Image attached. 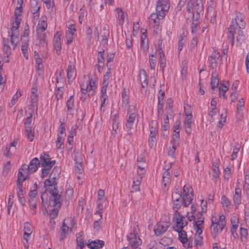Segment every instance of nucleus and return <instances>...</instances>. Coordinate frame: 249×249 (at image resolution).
I'll list each match as a JSON object with an SVG mask.
<instances>
[{
    "label": "nucleus",
    "mask_w": 249,
    "mask_h": 249,
    "mask_svg": "<svg viewBox=\"0 0 249 249\" xmlns=\"http://www.w3.org/2000/svg\"><path fill=\"white\" fill-rule=\"evenodd\" d=\"M60 169L54 167L49 178L44 181V187L46 190L49 191L51 195V200L53 202V206L60 207L61 206V195L57 191V180L59 178Z\"/></svg>",
    "instance_id": "1"
},
{
    "label": "nucleus",
    "mask_w": 249,
    "mask_h": 249,
    "mask_svg": "<svg viewBox=\"0 0 249 249\" xmlns=\"http://www.w3.org/2000/svg\"><path fill=\"white\" fill-rule=\"evenodd\" d=\"M244 18L245 17L242 14L240 13H237L235 18V22H234L232 20L231 24L227 29V37L232 46L234 42V34L236 32L238 29H243L245 26L246 23L244 20Z\"/></svg>",
    "instance_id": "2"
},
{
    "label": "nucleus",
    "mask_w": 249,
    "mask_h": 249,
    "mask_svg": "<svg viewBox=\"0 0 249 249\" xmlns=\"http://www.w3.org/2000/svg\"><path fill=\"white\" fill-rule=\"evenodd\" d=\"M40 162L38 158H35L32 159L29 164H22L18 173L19 180H25L31 174L35 172L39 166Z\"/></svg>",
    "instance_id": "3"
},
{
    "label": "nucleus",
    "mask_w": 249,
    "mask_h": 249,
    "mask_svg": "<svg viewBox=\"0 0 249 249\" xmlns=\"http://www.w3.org/2000/svg\"><path fill=\"white\" fill-rule=\"evenodd\" d=\"M226 224V217L224 215H221L218 218L216 216H212L210 231L213 238H215L218 236V234L224 229Z\"/></svg>",
    "instance_id": "4"
},
{
    "label": "nucleus",
    "mask_w": 249,
    "mask_h": 249,
    "mask_svg": "<svg viewBox=\"0 0 249 249\" xmlns=\"http://www.w3.org/2000/svg\"><path fill=\"white\" fill-rule=\"evenodd\" d=\"M138 227V225H137L136 227L134 228L133 232L129 233L127 236L129 244L133 249H141L139 246L142 243L141 239L138 236V230L137 229Z\"/></svg>",
    "instance_id": "5"
},
{
    "label": "nucleus",
    "mask_w": 249,
    "mask_h": 249,
    "mask_svg": "<svg viewBox=\"0 0 249 249\" xmlns=\"http://www.w3.org/2000/svg\"><path fill=\"white\" fill-rule=\"evenodd\" d=\"M150 137L149 139V145L152 147L156 141V136L158 131V124L157 121H152L149 124Z\"/></svg>",
    "instance_id": "6"
},
{
    "label": "nucleus",
    "mask_w": 249,
    "mask_h": 249,
    "mask_svg": "<svg viewBox=\"0 0 249 249\" xmlns=\"http://www.w3.org/2000/svg\"><path fill=\"white\" fill-rule=\"evenodd\" d=\"M170 7L169 0H158L157 4L156 11L160 16L165 17Z\"/></svg>",
    "instance_id": "7"
},
{
    "label": "nucleus",
    "mask_w": 249,
    "mask_h": 249,
    "mask_svg": "<svg viewBox=\"0 0 249 249\" xmlns=\"http://www.w3.org/2000/svg\"><path fill=\"white\" fill-rule=\"evenodd\" d=\"M183 194L184 196L182 198L183 206L185 207L188 206L193 199V191L189 185H184L183 187Z\"/></svg>",
    "instance_id": "8"
},
{
    "label": "nucleus",
    "mask_w": 249,
    "mask_h": 249,
    "mask_svg": "<svg viewBox=\"0 0 249 249\" xmlns=\"http://www.w3.org/2000/svg\"><path fill=\"white\" fill-rule=\"evenodd\" d=\"M164 17L160 16L157 12L152 13L148 18L150 26L155 30H159L160 20H162Z\"/></svg>",
    "instance_id": "9"
},
{
    "label": "nucleus",
    "mask_w": 249,
    "mask_h": 249,
    "mask_svg": "<svg viewBox=\"0 0 249 249\" xmlns=\"http://www.w3.org/2000/svg\"><path fill=\"white\" fill-rule=\"evenodd\" d=\"M169 227V224L165 221H160L157 223L154 227V231L157 236H160L164 233Z\"/></svg>",
    "instance_id": "10"
},
{
    "label": "nucleus",
    "mask_w": 249,
    "mask_h": 249,
    "mask_svg": "<svg viewBox=\"0 0 249 249\" xmlns=\"http://www.w3.org/2000/svg\"><path fill=\"white\" fill-rule=\"evenodd\" d=\"M40 162L43 167L52 168L55 164V160H51L48 154L44 153L40 155Z\"/></svg>",
    "instance_id": "11"
},
{
    "label": "nucleus",
    "mask_w": 249,
    "mask_h": 249,
    "mask_svg": "<svg viewBox=\"0 0 249 249\" xmlns=\"http://www.w3.org/2000/svg\"><path fill=\"white\" fill-rule=\"evenodd\" d=\"M184 218L183 216L180 214L178 212L174 213L173 219L176 221V230H181L183 229L184 226L187 225V222H183V219Z\"/></svg>",
    "instance_id": "12"
},
{
    "label": "nucleus",
    "mask_w": 249,
    "mask_h": 249,
    "mask_svg": "<svg viewBox=\"0 0 249 249\" xmlns=\"http://www.w3.org/2000/svg\"><path fill=\"white\" fill-rule=\"evenodd\" d=\"M37 90L36 88H32L31 90V94L30 96L31 106L33 107V111L37 110V105L38 96L37 94Z\"/></svg>",
    "instance_id": "13"
},
{
    "label": "nucleus",
    "mask_w": 249,
    "mask_h": 249,
    "mask_svg": "<svg viewBox=\"0 0 249 249\" xmlns=\"http://www.w3.org/2000/svg\"><path fill=\"white\" fill-rule=\"evenodd\" d=\"M149 46L148 39L145 33H143L141 37L140 49L145 55H147Z\"/></svg>",
    "instance_id": "14"
},
{
    "label": "nucleus",
    "mask_w": 249,
    "mask_h": 249,
    "mask_svg": "<svg viewBox=\"0 0 249 249\" xmlns=\"http://www.w3.org/2000/svg\"><path fill=\"white\" fill-rule=\"evenodd\" d=\"M176 231L178 232V239L182 243L184 247L187 248L191 247L192 244L187 238L186 232L182 229Z\"/></svg>",
    "instance_id": "15"
},
{
    "label": "nucleus",
    "mask_w": 249,
    "mask_h": 249,
    "mask_svg": "<svg viewBox=\"0 0 249 249\" xmlns=\"http://www.w3.org/2000/svg\"><path fill=\"white\" fill-rule=\"evenodd\" d=\"M21 50L24 57L27 59L28 58V48L29 46V37L28 34L27 36L23 35L21 36Z\"/></svg>",
    "instance_id": "16"
},
{
    "label": "nucleus",
    "mask_w": 249,
    "mask_h": 249,
    "mask_svg": "<svg viewBox=\"0 0 249 249\" xmlns=\"http://www.w3.org/2000/svg\"><path fill=\"white\" fill-rule=\"evenodd\" d=\"M220 54L216 50L213 52L210 56L209 65L210 68L213 70H215L216 67L217 61L220 57Z\"/></svg>",
    "instance_id": "17"
},
{
    "label": "nucleus",
    "mask_w": 249,
    "mask_h": 249,
    "mask_svg": "<svg viewBox=\"0 0 249 249\" xmlns=\"http://www.w3.org/2000/svg\"><path fill=\"white\" fill-rule=\"evenodd\" d=\"M47 28V23L46 17H42L39 20L36 28V34H46L45 31Z\"/></svg>",
    "instance_id": "18"
},
{
    "label": "nucleus",
    "mask_w": 249,
    "mask_h": 249,
    "mask_svg": "<svg viewBox=\"0 0 249 249\" xmlns=\"http://www.w3.org/2000/svg\"><path fill=\"white\" fill-rule=\"evenodd\" d=\"M61 34H60L59 33L57 32L54 35L53 38V46L57 55H59L61 53Z\"/></svg>",
    "instance_id": "19"
},
{
    "label": "nucleus",
    "mask_w": 249,
    "mask_h": 249,
    "mask_svg": "<svg viewBox=\"0 0 249 249\" xmlns=\"http://www.w3.org/2000/svg\"><path fill=\"white\" fill-rule=\"evenodd\" d=\"M96 88L95 81L92 78L89 80L88 83L85 86V90L88 91V95L89 96H92L94 94Z\"/></svg>",
    "instance_id": "20"
},
{
    "label": "nucleus",
    "mask_w": 249,
    "mask_h": 249,
    "mask_svg": "<svg viewBox=\"0 0 249 249\" xmlns=\"http://www.w3.org/2000/svg\"><path fill=\"white\" fill-rule=\"evenodd\" d=\"M241 189L239 187H236L235 193L233 196V201L236 207L241 203Z\"/></svg>",
    "instance_id": "21"
},
{
    "label": "nucleus",
    "mask_w": 249,
    "mask_h": 249,
    "mask_svg": "<svg viewBox=\"0 0 249 249\" xmlns=\"http://www.w3.org/2000/svg\"><path fill=\"white\" fill-rule=\"evenodd\" d=\"M136 114L135 113H131L129 115V117L126 124V127L129 135H132L131 130L135 120Z\"/></svg>",
    "instance_id": "22"
},
{
    "label": "nucleus",
    "mask_w": 249,
    "mask_h": 249,
    "mask_svg": "<svg viewBox=\"0 0 249 249\" xmlns=\"http://www.w3.org/2000/svg\"><path fill=\"white\" fill-rule=\"evenodd\" d=\"M140 81L142 85L141 93L145 95L146 94V89H145L147 88L148 83L146 79V74L144 71L142 75L140 74Z\"/></svg>",
    "instance_id": "23"
},
{
    "label": "nucleus",
    "mask_w": 249,
    "mask_h": 249,
    "mask_svg": "<svg viewBox=\"0 0 249 249\" xmlns=\"http://www.w3.org/2000/svg\"><path fill=\"white\" fill-rule=\"evenodd\" d=\"M76 76V71L74 64L70 62L68 67L67 70V78L69 82L70 80L74 79Z\"/></svg>",
    "instance_id": "24"
},
{
    "label": "nucleus",
    "mask_w": 249,
    "mask_h": 249,
    "mask_svg": "<svg viewBox=\"0 0 249 249\" xmlns=\"http://www.w3.org/2000/svg\"><path fill=\"white\" fill-rule=\"evenodd\" d=\"M180 142V135L177 132L176 134H173L172 139L170 142L172 144L171 148H173L174 150L176 151L177 148L179 145Z\"/></svg>",
    "instance_id": "25"
},
{
    "label": "nucleus",
    "mask_w": 249,
    "mask_h": 249,
    "mask_svg": "<svg viewBox=\"0 0 249 249\" xmlns=\"http://www.w3.org/2000/svg\"><path fill=\"white\" fill-rule=\"evenodd\" d=\"M116 13V17L118 19V23L122 25L124 22V15L121 8H117L114 10Z\"/></svg>",
    "instance_id": "26"
},
{
    "label": "nucleus",
    "mask_w": 249,
    "mask_h": 249,
    "mask_svg": "<svg viewBox=\"0 0 249 249\" xmlns=\"http://www.w3.org/2000/svg\"><path fill=\"white\" fill-rule=\"evenodd\" d=\"M187 107H190L188 105H187L186 106L184 107V111L186 116L184 124L185 126H191L193 123V115L191 112L187 111Z\"/></svg>",
    "instance_id": "27"
},
{
    "label": "nucleus",
    "mask_w": 249,
    "mask_h": 249,
    "mask_svg": "<svg viewBox=\"0 0 249 249\" xmlns=\"http://www.w3.org/2000/svg\"><path fill=\"white\" fill-rule=\"evenodd\" d=\"M37 38L40 46L43 47L47 46L48 42L46 34H37Z\"/></svg>",
    "instance_id": "28"
},
{
    "label": "nucleus",
    "mask_w": 249,
    "mask_h": 249,
    "mask_svg": "<svg viewBox=\"0 0 249 249\" xmlns=\"http://www.w3.org/2000/svg\"><path fill=\"white\" fill-rule=\"evenodd\" d=\"M32 232V225L28 222L25 223L24 225V239L28 241V237L31 234Z\"/></svg>",
    "instance_id": "29"
},
{
    "label": "nucleus",
    "mask_w": 249,
    "mask_h": 249,
    "mask_svg": "<svg viewBox=\"0 0 249 249\" xmlns=\"http://www.w3.org/2000/svg\"><path fill=\"white\" fill-rule=\"evenodd\" d=\"M217 73L215 70H214L212 73L211 78V89H214L215 88H217L219 84V80L217 78Z\"/></svg>",
    "instance_id": "30"
},
{
    "label": "nucleus",
    "mask_w": 249,
    "mask_h": 249,
    "mask_svg": "<svg viewBox=\"0 0 249 249\" xmlns=\"http://www.w3.org/2000/svg\"><path fill=\"white\" fill-rule=\"evenodd\" d=\"M104 242L102 240L93 241L88 244V247L91 249H98L103 247Z\"/></svg>",
    "instance_id": "31"
},
{
    "label": "nucleus",
    "mask_w": 249,
    "mask_h": 249,
    "mask_svg": "<svg viewBox=\"0 0 249 249\" xmlns=\"http://www.w3.org/2000/svg\"><path fill=\"white\" fill-rule=\"evenodd\" d=\"M19 176H18L17 180V196L18 197L19 196H24V194L25 193L22 185V182H23L24 180H19Z\"/></svg>",
    "instance_id": "32"
},
{
    "label": "nucleus",
    "mask_w": 249,
    "mask_h": 249,
    "mask_svg": "<svg viewBox=\"0 0 249 249\" xmlns=\"http://www.w3.org/2000/svg\"><path fill=\"white\" fill-rule=\"evenodd\" d=\"M170 182V173L169 169H166L162 176V184L165 187Z\"/></svg>",
    "instance_id": "33"
},
{
    "label": "nucleus",
    "mask_w": 249,
    "mask_h": 249,
    "mask_svg": "<svg viewBox=\"0 0 249 249\" xmlns=\"http://www.w3.org/2000/svg\"><path fill=\"white\" fill-rule=\"evenodd\" d=\"M9 40L7 38L3 39V51L7 57L11 54V49L9 45Z\"/></svg>",
    "instance_id": "34"
},
{
    "label": "nucleus",
    "mask_w": 249,
    "mask_h": 249,
    "mask_svg": "<svg viewBox=\"0 0 249 249\" xmlns=\"http://www.w3.org/2000/svg\"><path fill=\"white\" fill-rule=\"evenodd\" d=\"M67 110L69 112H72L74 110V102L73 95H71L66 102Z\"/></svg>",
    "instance_id": "35"
},
{
    "label": "nucleus",
    "mask_w": 249,
    "mask_h": 249,
    "mask_svg": "<svg viewBox=\"0 0 249 249\" xmlns=\"http://www.w3.org/2000/svg\"><path fill=\"white\" fill-rule=\"evenodd\" d=\"M149 62L151 70H155L157 62L156 53H152L149 55Z\"/></svg>",
    "instance_id": "36"
},
{
    "label": "nucleus",
    "mask_w": 249,
    "mask_h": 249,
    "mask_svg": "<svg viewBox=\"0 0 249 249\" xmlns=\"http://www.w3.org/2000/svg\"><path fill=\"white\" fill-rule=\"evenodd\" d=\"M194 228L196 231V233H197L198 235L201 234L202 232L203 229L204 228V223L201 222H195L193 223Z\"/></svg>",
    "instance_id": "37"
},
{
    "label": "nucleus",
    "mask_w": 249,
    "mask_h": 249,
    "mask_svg": "<svg viewBox=\"0 0 249 249\" xmlns=\"http://www.w3.org/2000/svg\"><path fill=\"white\" fill-rule=\"evenodd\" d=\"M236 34H237V36H236V41L239 45H241L245 38L243 32L241 29H238L234 35Z\"/></svg>",
    "instance_id": "38"
},
{
    "label": "nucleus",
    "mask_w": 249,
    "mask_h": 249,
    "mask_svg": "<svg viewBox=\"0 0 249 249\" xmlns=\"http://www.w3.org/2000/svg\"><path fill=\"white\" fill-rule=\"evenodd\" d=\"M25 134L29 141L32 142L34 139V131L32 127L25 128Z\"/></svg>",
    "instance_id": "39"
},
{
    "label": "nucleus",
    "mask_w": 249,
    "mask_h": 249,
    "mask_svg": "<svg viewBox=\"0 0 249 249\" xmlns=\"http://www.w3.org/2000/svg\"><path fill=\"white\" fill-rule=\"evenodd\" d=\"M204 213H202L201 212H199L197 213L195 216H193V220L194 222L198 223L199 222L200 223H204V217L203 216V214Z\"/></svg>",
    "instance_id": "40"
},
{
    "label": "nucleus",
    "mask_w": 249,
    "mask_h": 249,
    "mask_svg": "<svg viewBox=\"0 0 249 249\" xmlns=\"http://www.w3.org/2000/svg\"><path fill=\"white\" fill-rule=\"evenodd\" d=\"M185 42L186 36L184 35H181L178 43V53H179L180 51L182 50L185 45Z\"/></svg>",
    "instance_id": "41"
},
{
    "label": "nucleus",
    "mask_w": 249,
    "mask_h": 249,
    "mask_svg": "<svg viewBox=\"0 0 249 249\" xmlns=\"http://www.w3.org/2000/svg\"><path fill=\"white\" fill-rule=\"evenodd\" d=\"M212 170L213 172V177L215 178L219 177L220 172L219 170V164L217 162H214L213 163Z\"/></svg>",
    "instance_id": "42"
},
{
    "label": "nucleus",
    "mask_w": 249,
    "mask_h": 249,
    "mask_svg": "<svg viewBox=\"0 0 249 249\" xmlns=\"http://www.w3.org/2000/svg\"><path fill=\"white\" fill-rule=\"evenodd\" d=\"M19 36V31H11V42L12 44H14V47L15 48L16 44L15 43L16 40H18Z\"/></svg>",
    "instance_id": "43"
},
{
    "label": "nucleus",
    "mask_w": 249,
    "mask_h": 249,
    "mask_svg": "<svg viewBox=\"0 0 249 249\" xmlns=\"http://www.w3.org/2000/svg\"><path fill=\"white\" fill-rule=\"evenodd\" d=\"M245 184L244 186V191L247 195H249V174H246L244 179Z\"/></svg>",
    "instance_id": "44"
},
{
    "label": "nucleus",
    "mask_w": 249,
    "mask_h": 249,
    "mask_svg": "<svg viewBox=\"0 0 249 249\" xmlns=\"http://www.w3.org/2000/svg\"><path fill=\"white\" fill-rule=\"evenodd\" d=\"M21 22V18L18 17H16L15 21L13 23V26L11 29V31H19L18 28Z\"/></svg>",
    "instance_id": "45"
},
{
    "label": "nucleus",
    "mask_w": 249,
    "mask_h": 249,
    "mask_svg": "<svg viewBox=\"0 0 249 249\" xmlns=\"http://www.w3.org/2000/svg\"><path fill=\"white\" fill-rule=\"evenodd\" d=\"M203 7L202 1H201L200 0H198V1H196L194 9L197 15H199L200 12L203 10Z\"/></svg>",
    "instance_id": "46"
},
{
    "label": "nucleus",
    "mask_w": 249,
    "mask_h": 249,
    "mask_svg": "<svg viewBox=\"0 0 249 249\" xmlns=\"http://www.w3.org/2000/svg\"><path fill=\"white\" fill-rule=\"evenodd\" d=\"M36 60V69L38 71H42L43 69V60L40 58H37Z\"/></svg>",
    "instance_id": "47"
},
{
    "label": "nucleus",
    "mask_w": 249,
    "mask_h": 249,
    "mask_svg": "<svg viewBox=\"0 0 249 249\" xmlns=\"http://www.w3.org/2000/svg\"><path fill=\"white\" fill-rule=\"evenodd\" d=\"M199 21L197 19L193 20L192 23V32L196 34L199 29Z\"/></svg>",
    "instance_id": "48"
},
{
    "label": "nucleus",
    "mask_w": 249,
    "mask_h": 249,
    "mask_svg": "<svg viewBox=\"0 0 249 249\" xmlns=\"http://www.w3.org/2000/svg\"><path fill=\"white\" fill-rule=\"evenodd\" d=\"M64 142V138L61 136L60 135H58L57 140L56 141V146L57 149H61L62 145H63Z\"/></svg>",
    "instance_id": "49"
},
{
    "label": "nucleus",
    "mask_w": 249,
    "mask_h": 249,
    "mask_svg": "<svg viewBox=\"0 0 249 249\" xmlns=\"http://www.w3.org/2000/svg\"><path fill=\"white\" fill-rule=\"evenodd\" d=\"M194 0H189L187 5V11L194 16Z\"/></svg>",
    "instance_id": "50"
},
{
    "label": "nucleus",
    "mask_w": 249,
    "mask_h": 249,
    "mask_svg": "<svg viewBox=\"0 0 249 249\" xmlns=\"http://www.w3.org/2000/svg\"><path fill=\"white\" fill-rule=\"evenodd\" d=\"M181 188H179L178 192L174 191L172 194V199L173 201L182 199Z\"/></svg>",
    "instance_id": "51"
},
{
    "label": "nucleus",
    "mask_w": 249,
    "mask_h": 249,
    "mask_svg": "<svg viewBox=\"0 0 249 249\" xmlns=\"http://www.w3.org/2000/svg\"><path fill=\"white\" fill-rule=\"evenodd\" d=\"M182 204L183 201L182 199L174 201L173 209L175 211V213H177V212H178V209L180 208Z\"/></svg>",
    "instance_id": "52"
},
{
    "label": "nucleus",
    "mask_w": 249,
    "mask_h": 249,
    "mask_svg": "<svg viewBox=\"0 0 249 249\" xmlns=\"http://www.w3.org/2000/svg\"><path fill=\"white\" fill-rule=\"evenodd\" d=\"M221 204L223 207L228 208L231 205L230 200L225 196L221 197Z\"/></svg>",
    "instance_id": "53"
},
{
    "label": "nucleus",
    "mask_w": 249,
    "mask_h": 249,
    "mask_svg": "<svg viewBox=\"0 0 249 249\" xmlns=\"http://www.w3.org/2000/svg\"><path fill=\"white\" fill-rule=\"evenodd\" d=\"M56 208H53L50 213L49 216L51 219H53L56 218L58 215V209L61 207L55 206Z\"/></svg>",
    "instance_id": "54"
},
{
    "label": "nucleus",
    "mask_w": 249,
    "mask_h": 249,
    "mask_svg": "<svg viewBox=\"0 0 249 249\" xmlns=\"http://www.w3.org/2000/svg\"><path fill=\"white\" fill-rule=\"evenodd\" d=\"M207 11L210 13L212 16L214 15V3L213 1H210L208 2Z\"/></svg>",
    "instance_id": "55"
},
{
    "label": "nucleus",
    "mask_w": 249,
    "mask_h": 249,
    "mask_svg": "<svg viewBox=\"0 0 249 249\" xmlns=\"http://www.w3.org/2000/svg\"><path fill=\"white\" fill-rule=\"evenodd\" d=\"M69 229V227L65 224V221H64L62 227H61V230L62 231L63 234H62L60 237V240H63L64 239V238L65 237V234L68 233Z\"/></svg>",
    "instance_id": "56"
},
{
    "label": "nucleus",
    "mask_w": 249,
    "mask_h": 249,
    "mask_svg": "<svg viewBox=\"0 0 249 249\" xmlns=\"http://www.w3.org/2000/svg\"><path fill=\"white\" fill-rule=\"evenodd\" d=\"M167 114L165 115V117L164 118L163 123L164 124H169V116H170V117L172 116L173 111L170 108V106L169 107V108L166 111Z\"/></svg>",
    "instance_id": "57"
},
{
    "label": "nucleus",
    "mask_w": 249,
    "mask_h": 249,
    "mask_svg": "<svg viewBox=\"0 0 249 249\" xmlns=\"http://www.w3.org/2000/svg\"><path fill=\"white\" fill-rule=\"evenodd\" d=\"M105 50L103 49L102 51L98 52L97 60L98 63L104 64L105 61V59L104 57Z\"/></svg>",
    "instance_id": "58"
},
{
    "label": "nucleus",
    "mask_w": 249,
    "mask_h": 249,
    "mask_svg": "<svg viewBox=\"0 0 249 249\" xmlns=\"http://www.w3.org/2000/svg\"><path fill=\"white\" fill-rule=\"evenodd\" d=\"M165 92L164 90L160 89L159 90L158 96V105H163V99L164 97Z\"/></svg>",
    "instance_id": "59"
},
{
    "label": "nucleus",
    "mask_w": 249,
    "mask_h": 249,
    "mask_svg": "<svg viewBox=\"0 0 249 249\" xmlns=\"http://www.w3.org/2000/svg\"><path fill=\"white\" fill-rule=\"evenodd\" d=\"M165 92L164 90L160 89L159 90L158 96V105H163V99L164 97Z\"/></svg>",
    "instance_id": "60"
},
{
    "label": "nucleus",
    "mask_w": 249,
    "mask_h": 249,
    "mask_svg": "<svg viewBox=\"0 0 249 249\" xmlns=\"http://www.w3.org/2000/svg\"><path fill=\"white\" fill-rule=\"evenodd\" d=\"M22 3H18V6L15 9V15L16 17H18L21 15V13L22 12Z\"/></svg>",
    "instance_id": "61"
},
{
    "label": "nucleus",
    "mask_w": 249,
    "mask_h": 249,
    "mask_svg": "<svg viewBox=\"0 0 249 249\" xmlns=\"http://www.w3.org/2000/svg\"><path fill=\"white\" fill-rule=\"evenodd\" d=\"M62 87H58L57 90L55 92V98L57 100L62 99L63 95V91Z\"/></svg>",
    "instance_id": "62"
},
{
    "label": "nucleus",
    "mask_w": 249,
    "mask_h": 249,
    "mask_svg": "<svg viewBox=\"0 0 249 249\" xmlns=\"http://www.w3.org/2000/svg\"><path fill=\"white\" fill-rule=\"evenodd\" d=\"M232 228L231 230H237L238 227V220L235 217L231 218Z\"/></svg>",
    "instance_id": "63"
},
{
    "label": "nucleus",
    "mask_w": 249,
    "mask_h": 249,
    "mask_svg": "<svg viewBox=\"0 0 249 249\" xmlns=\"http://www.w3.org/2000/svg\"><path fill=\"white\" fill-rule=\"evenodd\" d=\"M32 115L31 114H30V116L28 117L24 122V127L25 128L27 127H32L31 125L32 120Z\"/></svg>",
    "instance_id": "64"
}]
</instances>
